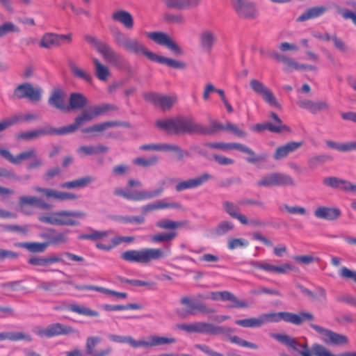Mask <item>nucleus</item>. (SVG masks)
<instances>
[{"label":"nucleus","instance_id":"a19ab883","mask_svg":"<svg viewBox=\"0 0 356 356\" xmlns=\"http://www.w3.org/2000/svg\"><path fill=\"white\" fill-rule=\"evenodd\" d=\"M152 61L166 65L175 69L184 70L186 68V64L180 60H176L170 58L159 56L154 54Z\"/></svg>","mask_w":356,"mask_h":356},{"label":"nucleus","instance_id":"774afa93","mask_svg":"<svg viewBox=\"0 0 356 356\" xmlns=\"http://www.w3.org/2000/svg\"><path fill=\"white\" fill-rule=\"evenodd\" d=\"M95 117H98L106 113L108 111L115 110V106L109 104H102L92 106Z\"/></svg>","mask_w":356,"mask_h":356},{"label":"nucleus","instance_id":"e2e57ef3","mask_svg":"<svg viewBox=\"0 0 356 356\" xmlns=\"http://www.w3.org/2000/svg\"><path fill=\"white\" fill-rule=\"evenodd\" d=\"M14 124L25 122H31L39 118V115L33 113H17L12 115Z\"/></svg>","mask_w":356,"mask_h":356},{"label":"nucleus","instance_id":"72a5a7b5","mask_svg":"<svg viewBox=\"0 0 356 356\" xmlns=\"http://www.w3.org/2000/svg\"><path fill=\"white\" fill-rule=\"evenodd\" d=\"M120 124V122L117 121H108L102 123L95 124L92 126L88 127L81 129L83 134H90L92 136H96L97 133H100L105 131L106 129L111 127H116Z\"/></svg>","mask_w":356,"mask_h":356},{"label":"nucleus","instance_id":"79ce46f5","mask_svg":"<svg viewBox=\"0 0 356 356\" xmlns=\"http://www.w3.org/2000/svg\"><path fill=\"white\" fill-rule=\"evenodd\" d=\"M264 324L268 323L280 322L284 321L289 323V312H272L262 314Z\"/></svg>","mask_w":356,"mask_h":356},{"label":"nucleus","instance_id":"1a4fd4ad","mask_svg":"<svg viewBox=\"0 0 356 356\" xmlns=\"http://www.w3.org/2000/svg\"><path fill=\"white\" fill-rule=\"evenodd\" d=\"M309 326L321 336V339L325 344L342 346L348 343V339L344 334L337 333L314 323H310Z\"/></svg>","mask_w":356,"mask_h":356},{"label":"nucleus","instance_id":"9b49d317","mask_svg":"<svg viewBox=\"0 0 356 356\" xmlns=\"http://www.w3.org/2000/svg\"><path fill=\"white\" fill-rule=\"evenodd\" d=\"M76 332V330L71 326L60 323L49 325L47 327H38L35 334L41 337L51 338L59 335H67Z\"/></svg>","mask_w":356,"mask_h":356},{"label":"nucleus","instance_id":"052dcab7","mask_svg":"<svg viewBox=\"0 0 356 356\" xmlns=\"http://www.w3.org/2000/svg\"><path fill=\"white\" fill-rule=\"evenodd\" d=\"M118 280L121 283H128L135 286H148L151 289H155V284L140 280H129L124 277H119Z\"/></svg>","mask_w":356,"mask_h":356},{"label":"nucleus","instance_id":"cd10ccee","mask_svg":"<svg viewBox=\"0 0 356 356\" xmlns=\"http://www.w3.org/2000/svg\"><path fill=\"white\" fill-rule=\"evenodd\" d=\"M48 103L57 109L67 113V105L65 101V93L61 89L54 90L48 99Z\"/></svg>","mask_w":356,"mask_h":356},{"label":"nucleus","instance_id":"6ab92c4d","mask_svg":"<svg viewBox=\"0 0 356 356\" xmlns=\"http://www.w3.org/2000/svg\"><path fill=\"white\" fill-rule=\"evenodd\" d=\"M60 129L49 128V129H38L29 131L22 132L17 135V140H31L45 135L58 134L60 133Z\"/></svg>","mask_w":356,"mask_h":356},{"label":"nucleus","instance_id":"37998d69","mask_svg":"<svg viewBox=\"0 0 356 356\" xmlns=\"http://www.w3.org/2000/svg\"><path fill=\"white\" fill-rule=\"evenodd\" d=\"M4 340H10L12 341L24 340L31 341L32 337L30 334L24 332H0V341Z\"/></svg>","mask_w":356,"mask_h":356},{"label":"nucleus","instance_id":"a878e982","mask_svg":"<svg viewBox=\"0 0 356 356\" xmlns=\"http://www.w3.org/2000/svg\"><path fill=\"white\" fill-rule=\"evenodd\" d=\"M297 105L302 108L308 110L313 114H316L321 111L328 110L330 108L328 104L325 102H313L305 99H299L297 102Z\"/></svg>","mask_w":356,"mask_h":356},{"label":"nucleus","instance_id":"58836bf2","mask_svg":"<svg viewBox=\"0 0 356 356\" xmlns=\"http://www.w3.org/2000/svg\"><path fill=\"white\" fill-rule=\"evenodd\" d=\"M323 183L327 186L344 191H348L350 187V182L336 177H325Z\"/></svg>","mask_w":356,"mask_h":356},{"label":"nucleus","instance_id":"f3484780","mask_svg":"<svg viewBox=\"0 0 356 356\" xmlns=\"http://www.w3.org/2000/svg\"><path fill=\"white\" fill-rule=\"evenodd\" d=\"M92 106L83 110L81 115L76 116L73 124L61 127L60 133L62 135L68 134L76 131L85 122H90L95 118Z\"/></svg>","mask_w":356,"mask_h":356},{"label":"nucleus","instance_id":"f257e3e1","mask_svg":"<svg viewBox=\"0 0 356 356\" xmlns=\"http://www.w3.org/2000/svg\"><path fill=\"white\" fill-rule=\"evenodd\" d=\"M271 337L284 343L293 350L298 352L301 356H356V352L348 351L339 355H333L326 347L322 344L315 343L311 348L307 343L300 344L295 339L286 334H271Z\"/></svg>","mask_w":356,"mask_h":356},{"label":"nucleus","instance_id":"2eb2a0df","mask_svg":"<svg viewBox=\"0 0 356 356\" xmlns=\"http://www.w3.org/2000/svg\"><path fill=\"white\" fill-rule=\"evenodd\" d=\"M143 98L163 111L170 109L177 102L176 96L162 95L156 92H145Z\"/></svg>","mask_w":356,"mask_h":356},{"label":"nucleus","instance_id":"de8ad7c7","mask_svg":"<svg viewBox=\"0 0 356 356\" xmlns=\"http://www.w3.org/2000/svg\"><path fill=\"white\" fill-rule=\"evenodd\" d=\"M187 224V221H174L169 219H162L156 222V225L160 229L175 231L176 229Z\"/></svg>","mask_w":356,"mask_h":356},{"label":"nucleus","instance_id":"69168bd1","mask_svg":"<svg viewBox=\"0 0 356 356\" xmlns=\"http://www.w3.org/2000/svg\"><path fill=\"white\" fill-rule=\"evenodd\" d=\"M234 227V224L228 220L221 221L216 228V233L218 236H222L232 231Z\"/></svg>","mask_w":356,"mask_h":356},{"label":"nucleus","instance_id":"864d4df0","mask_svg":"<svg viewBox=\"0 0 356 356\" xmlns=\"http://www.w3.org/2000/svg\"><path fill=\"white\" fill-rule=\"evenodd\" d=\"M41 236L43 238L48 239L47 241L48 246L50 245H58L65 243L67 241V234L65 233H59L51 236L47 234H44L41 235Z\"/></svg>","mask_w":356,"mask_h":356},{"label":"nucleus","instance_id":"6e6d98bb","mask_svg":"<svg viewBox=\"0 0 356 356\" xmlns=\"http://www.w3.org/2000/svg\"><path fill=\"white\" fill-rule=\"evenodd\" d=\"M37 152L34 148H30L15 156V165L21 164L23 161L36 158Z\"/></svg>","mask_w":356,"mask_h":356},{"label":"nucleus","instance_id":"b1692460","mask_svg":"<svg viewBox=\"0 0 356 356\" xmlns=\"http://www.w3.org/2000/svg\"><path fill=\"white\" fill-rule=\"evenodd\" d=\"M314 213L315 217L319 219L335 220L340 217L341 212L339 209L336 207L321 206L318 207Z\"/></svg>","mask_w":356,"mask_h":356},{"label":"nucleus","instance_id":"2f4dec72","mask_svg":"<svg viewBox=\"0 0 356 356\" xmlns=\"http://www.w3.org/2000/svg\"><path fill=\"white\" fill-rule=\"evenodd\" d=\"M95 178L92 176L87 175L69 181L61 184L60 187L64 189L82 188L88 186Z\"/></svg>","mask_w":356,"mask_h":356},{"label":"nucleus","instance_id":"09e8293b","mask_svg":"<svg viewBox=\"0 0 356 356\" xmlns=\"http://www.w3.org/2000/svg\"><path fill=\"white\" fill-rule=\"evenodd\" d=\"M18 246L24 248L31 252H43L48 247V243L38 242H24L19 243Z\"/></svg>","mask_w":356,"mask_h":356},{"label":"nucleus","instance_id":"a18cd8bd","mask_svg":"<svg viewBox=\"0 0 356 356\" xmlns=\"http://www.w3.org/2000/svg\"><path fill=\"white\" fill-rule=\"evenodd\" d=\"M67 309L70 312L86 316L97 317L99 316V313L97 311L77 304H71L68 306Z\"/></svg>","mask_w":356,"mask_h":356},{"label":"nucleus","instance_id":"0eeeda50","mask_svg":"<svg viewBox=\"0 0 356 356\" xmlns=\"http://www.w3.org/2000/svg\"><path fill=\"white\" fill-rule=\"evenodd\" d=\"M165 183V180H162L159 183V187H158L155 190L150 191H136L132 193L127 192L121 188H116L114 191V194L117 196H122L127 200L131 201H143L149 200L156 197H159L163 193L165 190L164 186Z\"/></svg>","mask_w":356,"mask_h":356},{"label":"nucleus","instance_id":"e433bc0d","mask_svg":"<svg viewBox=\"0 0 356 356\" xmlns=\"http://www.w3.org/2000/svg\"><path fill=\"white\" fill-rule=\"evenodd\" d=\"M92 63L96 77L101 81H106L111 75L108 67L97 58H92Z\"/></svg>","mask_w":356,"mask_h":356},{"label":"nucleus","instance_id":"4d7b16f0","mask_svg":"<svg viewBox=\"0 0 356 356\" xmlns=\"http://www.w3.org/2000/svg\"><path fill=\"white\" fill-rule=\"evenodd\" d=\"M332 158L327 155H318L309 159L307 163L310 169H315L318 166L323 165L327 161L332 160Z\"/></svg>","mask_w":356,"mask_h":356},{"label":"nucleus","instance_id":"412c9836","mask_svg":"<svg viewBox=\"0 0 356 356\" xmlns=\"http://www.w3.org/2000/svg\"><path fill=\"white\" fill-rule=\"evenodd\" d=\"M168 8L178 10H190L198 7L202 0H162Z\"/></svg>","mask_w":356,"mask_h":356},{"label":"nucleus","instance_id":"c756f323","mask_svg":"<svg viewBox=\"0 0 356 356\" xmlns=\"http://www.w3.org/2000/svg\"><path fill=\"white\" fill-rule=\"evenodd\" d=\"M302 142L291 141L286 144L277 147L273 158L275 160H280L286 157L289 154L296 151L302 145Z\"/></svg>","mask_w":356,"mask_h":356},{"label":"nucleus","instance_id":"5701e85b","mask_svg":"<svg viewBox=\"0 0 356 356\" xmlns=\"http://www.w3.org/2000/svg\"><path fill=\"white\" fill-rule=\"evenodd\" d=\"M222 206L225 211L232 218L237 219L242 225H247L248 224V218L240 213L239 207L233 202L225 200L222 202Z\"/></svg>","mask_w":356,"mask_h":356},{"label":"nucleus","instance_id":"338daca9","mask_svg":"<svg viewBox=\"0 0 356 356\" xmlns=\"http://www.w3.org/2000/svg\"><path fill=\"white\" fill-rule=\"evenodd\" d=\"M248 245V241L245 238H231L228 241L227 248L229 250H233L238 248L247 247Z\"/></svg>","mask_w":356,"mask_h":356},{"label":"nucleus","instance_id":"dca6fc26","mask_svg":"<svg viewBox=\"0 0 356 356\" xmlns=\"http://www.w3.org/2000/svg\"><path fill=\"white\" fill-rule=\"evenodd\" d=\"M34 191L42 194L47 200H55L59 201L74 200L79 198L75 193L60 191L52 188H47L35 186Z\"/></svg>","mask_w":356,"mask_h":356},{"label":"nucleus","instance_id":"ea45409f","mask_svg":"<svg viewBox=\"0 0 356 356\" xmlns=\"http://www.w3.org/2000/svg\"><path fill=\"white\" fill-rule=\"evenodd\" d=\"M40 46L47 49L60 46L59 35L51 33H45L40 42Z\"/></svg>","mask_w":356,"mask_h":356},{"label":"nucleus","instance_id":"ddd939ff","mask_svg":"<svg viewBox=\"0 0 356 356\" xmlns=\"http://www.w3.org/2000/svg\"><path fill=\"white\" fill-rule=\"evenodd\" d=\"M250 86L252 90L259 95H260L263 99L270 106L277 108H280L281 106L277 102V99L273 92L261 81L252 79L250 81Z\"/></svg>","mask_w":356,"mask_h":356},{"label":"nucleus","instance_id":"c9c22d12","mask_svg":"<svg viewBox=\"0 0 356 356\" xmlns=\"http://www.w3.org/2000/svg\"><path fill=\"white\" fill-rule=\"evenodd\" d=\"M325 6H316L307 9L298 18V22H304L310 19H314L323 15L327 10Z\"/></svg>","mask_w":356,"mask_h":356},{"label":"nucleus","instance_id":"6e6552de","mask_svg":"<svg viewBox=\"0 0 356 356\" xmlns=\"http://www.w3.org/2000/svg\"><path fill=\"white\" fill-rule=\"evenodd\" d=\"M180 303L184 306V307L178 310L177 314L181 317L195 315L197 312L204 314H213L216 312L214 309L208 307L204 303L197 302L193 299L188 296L181 298Z\"/></svg>","mask_w":356,"mask_h":356},{"label":"nucleus","instance_id":"4be33fe9","mask_svg":"<svg viewBox=\"0 0 356 356\" xmlns=\"http://www.w3.org/2000/svg\"><path fill=\"white\" fill-rule=\"evenodd\" d=\"M200 44L202 49L206 52H211L217 42L216 33L210 29H204L199 35Z\"/></svg>","mask_w":356,"mask_h":356},{"label":"nucleus","instance_id":"f8f14e48","mask_svg":"<svg viewBox=\"0 0 356 356\" xmlns=\"http://www.w3.org/2000/svg\"><path fill=\"white\" fill-rule=\"evenodd\" d=\"M232 6L236 14L241 18L254 19L258 15V10L251 0H231Z\"/></svg>","mask_w":356,"mask_h":356},{"label":"nucleus","instance_id":"c03bdc74","mask_svg":"<svg viewBox=\"0 0 356 356\" xmlns=\"http://www.w3.org/2000/svg\"><path fill=\"white\" fill-rule=\"evenodd\" d=\"M108 151V147L103 145H98L97 146H81L76 150L78 154H81L86 156L97 154L100 153L106 152Z\"/></svg>","mask_w":356,"mask_h":356},{"label":"nucleus","instance_id":"423d86ee","mask_svg":"<svg viewBox=\"0 0 356 356\" xmlns=\"http://www.w3.org/2000/svg\"><path fill=\"white\" fill-rule=\"evenodd\" d=\"M177 327L189 333H202L211 335L229 336L234 332L231 327L218 326L206 322L181 323L177 325Z\"/></svg>","mask_w":356,"mask_h":356},{"label":"nucleus","instance_id":"20e7f679","mask_svg":"<svg viewBox=\"0 0 356 356\" xmlns=\"http://www.w3.org/2000/svg\"><path fill=\"white\" fill-rule=\"evenodd\" d=\"M114 42L126 51L136 55H143L152 60L154 54L148 51L146 47L137 39L127 36L120 29L111 31Z\"/></svg>","mask_w":356,"mask_h":356},{"label":"nucleus","instance_id":"f03ea898","mask_svg":"<svg viewBox=\"0 0 356 356\" xmlns=\"http://www.w3.org/2000/svg\"><path fill=\"white\" fill-rule=\"evenodd\" d=\"M171 253L170 248L164 250L161 248H143L141 250H130L122 252L120 257L130 263L148 264L152 260L164 258Z\"/></svg>","mask_w":356,"mask_h":356},{"label":"nucleus","instance_id":"39448f33","mask_svg":"<svg viewBox=\"0 0 356 356\" xmlns=\"http://www.w3.org/2000/svg\"><path fill=\"white\" fill-rule=\"evenodd\" d=\"M85 216V213L80 211L63 210L53 212L47 216L39 218L40 221L57 226H75L79 225L77 218Z\"/></svg>","mask_w":356,"mask_h":356},{"label":"nucleus","instance_id":"5fc2aeb1","mask_svg":"<svg viewBox=\"0 0 356 356\" xmlns=\"http://www.w3.org/2000/svg\"><path fill=\"white\" fill-rule=\"evenodd\" d=\"M70 67L72 73L73 74V75L74 76L81 79L88 83L92 82V76L88 72L85 71L84 70L80 68L75 63H70Z\"/></svg>","mask_w":356,"mask_h":356},{"label":"nucleus","instance_id":"473e14b6","mask_svg":"<svg viewBox=\"0 0 356 356\" xmlns=\"http://www.w3.org/2000/svg\"><path fill=\"white\" fill-rule=\"evenodd\" d=\"M111 17L114 21L122 24L127 29H131L134 26V18L128 11L117 10L113 13Z\"/></svg>","mask_w":356,"mask_h":356},{"label":"nucleus","instance_id":"49530a36","mask_svg":"<svg viewBox=\"0 0 356 356\" xmlns=\"http://www.w3.org/2000/svg\"><path fill=\"white\" fill-rule=\"evenodd\" d=\"M236 324L243 327H259L264 325L262 314L256 318L238 319L235 321Z\"/></svg>","mask_w":356,"mask_h":356},{"label":"nucleus","instance_id":"680f3d73","mask_svg":"<svg viewBox=\"0 0 356 356\" xmlns=\"http://www.w3.org/2000/svg\"><path fill=\"white\" fill-rule=\"evenodd\" d=\"M337 13L342 16L344 19H351L353 23L356 26V13L348 9H344L337 4H334Z\"/></svg>","mask_w":356,"mask_h":356},{"label":"nucleus","instance_id":"3c124183","mask_svg":"<svg viewBox=\"0 0 356 356\" xmlns=\"http://www.w3.org/2000/svg\"><path fill=\"white\" fill-rule=\"evenodd\" d=\"M177 236L176 231H170L167 233H157L153 234L150 237V240L152 243H159L169 242L174 240Z\"/></svg>","mask_w":356,"mask_h":356},{"label":"nucleus","instance_id":"f704fd0d","mask_svg":"<svg viewBox=\"0 0 356 356\" xmlns=\"http://www.w3.org/2000/svg\"><path fill=\"white\" fill-rule=\"evenodd\" d=\"M314 318V315L310 312H300L298 314L289 312V323L296 325H300L306 321L310 322L309 324L313 323L312 321Z\"/></svg>","mask_w":356,"mask_h":356},{"label":"nucleus","instance_id":"c85d7f7f","mask_svg":"<svg viewBox=\"0 0 356 356\" xmlns=\"http://www.w3.org/2000/svg\"><path fill=\"white\" fill-rule=\"evenodd\" d=\"M88 104V99L84 95L80 92H72L69 97V104L67 106V113L73 110H81Z\"/></svg>","mask_w":356,"mask_h":356},{"label":"nucleus","instance_id":"9d476101","mask_svg":"<svg viewBox=\"0 0 356 356\" xmlns=\"http://www.w3.org/2000/svg\"><path fill=\"white\" fill-rule=\"evenodd\" d=\"M42 89L34 88L29 83L19 85L14 90L13 97L21 99H27L32 102H38L41 99Z\"/></svg>","mask_w":356,"mask_h":356},{"label":"nucleus","instance_id":"bf43d9fd","mask_svg":"<svg viewBox=\"0 0 356 356\" xmlns=\"http://www.w3.org/2000/svg\"><path fill=\"white\" fill-rule=\"evenodd\" d=\"M102 341V338L98 336L89 337L86 341V353L90 356L95 353V348Z\"/></svg>","mask_w":356,"mask_h":356},{"label":"nucleus","instance_id":"393cba45","mask_svg":"<svg viewBox=\"0 0 356 356\" xmlns=\"http://www.w3.org/2000/svg\"><path fill=\"white\" fill-rule=\"evenodd\" d=\"M252 266L255 268L276 274H285L293 269V267L289 264H284L281 266H274L268 262H254Z\"/></svg>","mask_w":356,"mask_h":356},{"label":"nucleus","instance_id":"603ef678","mask_svg":"<svg viewBox=\"0 0 356 356\" xmlns=\"http://www.w3.org/2000/svg\"><path fill=\"white\" fill-rule=\"evenodd\" d=\"M109 234L108 231H97L92 230L89 234H83L79 236V239H87L100 243L99 241H104Z\"/></svg>","mask_w":356,"mask_h":356},{"label":"nucleus","instance_id":"4468645a","mask_svg":"<svg viewBox=\"0 0 356 356\" xmlns=\"http://www.w3.org/2000/svg\"><path fill=\"white\" fill-rule=\"evenodd\" d=\"M147 37L156 44L166 47L177 55H181L183 53L181 48L165 33L161 31L148 32L147 33Z\"/></svg>","mask_w":356,"mask_h":356},{"label":"nucleus","instance_id":"13d9d810","mask_svg":"<svg viewBox=\"0 0 356 356\" xmlns=\"http://www.w3.org/2000/svg\"><path fill=\"white\" fill-rule=\"evenodd\" d=\"M148 339H150L151 347L173 343L176 341L175 339L173 337H159L156 335H151Z\"/></svg>","mask_w":356,"mask_h":356},{"label":"nucleus","instance_id":"0e129e2a","mask_svg":"<svg viewBox=\"0 0 356 356\" xmlns=\"http://www.w3.org/2000/svg\"><path fill=\"white\" fill-rule=\"evenodd\" d=\"M160 151H174L177 152L179 160L188 155L187 152L183 151L179 146L172 144H161Z\"/></svg>","mask_w":356,"mask_h":356},{"label":"nucleus","instance_id":"8fccbe9b","mask_svg":"<svg viewBox=\"0 0 356 356\" xmlns=\"http://www.w3.org/2000/svg\"><path fill=\"white\" fill-rule=\"evenodd\" d=\"M275 186H293L295 181L293 177L287 174L274 172Z\"/></svg>","mask_w":356,"mask_h":356},{"label":"nucleus","instance_id":"7c9ffc66","mask_svg":"<svg viewBox=\"0 0 356 356\" xmlns=\"http://www.w3.org/2000/svg\"><path fill=\"white\" fill-rule=\"evenodd\" d=\"M135 240L134 236H115L111 242L108 243H97L95 246L97 249L109 251L122 243H130Z\"/></svg>","mask_w":356,"mask_h":356},{"label":"nucleus","instance_id":"aec40b11","mask_svg":"<svg viewBox=\"0 0 356 356\" xmlns=\"http://www.w3.org/2000/svg\"><path fill=\"white\" fill-rule=\"evenodd\" d=\"M105 61L116 67L122 66L123 59L107 43L98 52Z\"/></svg>","mask_w":356,"mask_h":356},{"label":"nucleus","instance_id":"4c0bfd02","mask_svg":"<svg viewBox=\"0 0 356 356\" xmlns=\"http://www.w3.org/2000/svg\"><path fill=\"white\" fill-rule=\"evenodd\" d=\"M225 124L218 123L216 121H212L210 127H207L201 124L197 123L196 134L211 135L219 131L225 130Z\"/></svg>","mask_w":356,"mask_h":356},{"label":"nucleus","instance_id":"bb28decb","mask_svg":"<svg viewBox=\"0 0 356 356\" xmlns=\"http://www.w3.org/2000/svg\"><path fill=\"white\" fill-rule=\"evenodd\" d=\"M19 206L21 208L25 206L36 207L41 209L49 210L51 209V204L46 202L41 198L35 196H22L19 199Z\"/></svg>","mask_w":356,"mask_h":356},{"label":"nucleus","instance_id":"a211bd4d","mask_svg":"<svg viewBox=\"0 0 356 356\" xmlns=\"http://www.w3.org/2000/svg\"><path fill=\"white\" fill-rule=\"evenodd\" d=\"M212 175L207 172H204L200 176L193 179H188L184 181L178 182L175 186V190L177 192H181L185 190L193 189L201 186L203 184L212 179Z\"/></svg>","mask_w":356,"mask_h":356},{"label":"nucleus","instance_id":"7ed1b4c3","mask_svg":"<svg viewBox=\"0 0 356 356\" xmlns=\"http://www.w3.org/2000/svg\"><path fill=\"white\" fill-rule=\"evenodd\" d=\"M156 127L170 134H196L197 122L191 118L178 117L175 118L158 120Z\"/></svg>","mask_w":356,"mask_h":356}]
</instances>
